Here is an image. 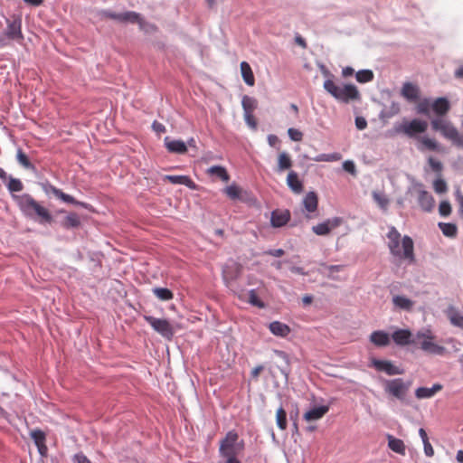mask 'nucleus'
<instances>
[{
  "mask_svg": "<svg viewBox=\"0 0 463 463\" xmlns=\"http://www.w3.org/2000/svg\"><path fill=\"white\" fill-rule=\"evenodd\" d=\"M13 198L24 216L41 224H51L53 222L51 212L31 194L13 195Z\"/></svg>",
  "mask_w": 463,
  "mask_h": 463,
  "instance_id": "1",
  "label": "nucleus"
},
{
  "mask_svg": "<svg viewBox=\"0 0 463 463\" xmlns=\"http://www.w3.org/2000/svg\"><path fill=\"white\" fill-rule=\"evenodd\" d=\"M386 236L387 245L392 256L405 260L410 264L415 262L414 243L410 236L405 235L402 238L401 233L393 226L389 228Z\"/></svg>",
  "mask_w": 463,
  "mask_h": 463,
  "instance_id": "2",
  "label": "nucleus"
},
{
  "mask_svg": "<svg viewBox=\"0 0 463 463\" xmlns=\"http://www.w3.org/2000/svg\"><path fill=\"white\" fill-rule=\"evenodd\" d=\"M323 86L332 97L344 103L358 100L361 98L358 89L353 84L339 86L333 80L328 79L325 80Z\"/></svg>",
  "mask_w": 463,
  "mask_h": 463,
  "instance_id": "3",
  "label": "nucleus"
},
{
  "mask_svg": "<svg viewBox=\"0 0 463 463\" xmlns=\"http://www.w3.org/2000/svg\"><path fill=\"white\" fill-rule=\"evenodd\" d=\"M412 344L419 345L423 352L430 354L444 355L446 354V348L436 343V335L429 329L417 332Z\"/></svg>",
  "mask_w": 463,
  "mask_h": 463,
  "instance_id": "4",
  "label": "nucleus"
},
{
  "mask_svg": "<svg viewBox=\"0 0 463 463\" xmlns=\"http://www.w3.org/2000/svg\"><path fill=\"white\" fill-rule=\"evenodd\" d=\"M238 440V434L234 430L229 431L220 442V455L222 457H237L244 448V442Z\"/></svg>",
  "mask_w": 463,
  "mask_h": 463,
  "instance_id": "5",
  "label": "nucleus"
},
{
  "mask_svg": "<svg viewBox=\"0 0 463 463\" xmlns=\"http://www.w3.org/2000/svg\"><path fill=\"white\" fill-rule=\"evenodd\" d=\"M144 319L151 327L163 337L171 340L175 335L174 326L167 319L157 318L152 316H144Z\"/></svg>",
  "mask_w": 463,
  "mask_h": 463,
  "instance_id": "6",
  "label": "nucleus"
},
{
  "mask_svg": "<svg viewBox=\"0 0 463 463\" xmlns=\"http://www.w3.org/2000/svg\"><path fill=\"white\" fill-rule=\"evenodd\" d=\"M428 128V123L421 119H412L404 122L397 128V132L403 133L409 137H413L417 134L424 133Z\"/></svg>",
  "mask_w": 463,
  "mask_h": 463,
  "instance_id": "7",
  "label": "nucleus"
},
{
  "mask_svg": "<svg viewBox=\"0 0 463 463\" xmlns=\"http://www.w3.org/2000/svg\"><path fill=\"white\" fill-rule=\"evenodd\" d=\"M409 387L410 383H405L401 378L388 380L385 383V392L399 400L404 399Z\"/></svg>",
  "mask_w": 463,
  "mask_h": 463,
  "instance_id": "8",
  "label": "nucleus"
},
{
  "mask_svg": "<svg viewBox=\"0 0 463 463\" xmlns=\"http://www.w3.org/2000/svg\"><path fill=\"white\" fill-rule=\"evenodd\" d=\"M102 15L106 18L117 20L122 23L129 22L132 24H139L140 25L143 24V19L141 18L140 14L133 11H128L119 14L110 11H103Z\"/></svg>",
  "mask_w": 463,
  "mask_h": 463,
  "instance_id": "9",
  "label": "nucleus"
},
{
  "mask_svg": "<svg viewBox=\"0 0 463 463\" xmlns=\"http://www.w3.org/2000/svg\"><path fill=\"white\" fill-rule=\"evenodd\" d=\"M7 26L5 31V36L13 41L22 43L24 35L22 33V20L20 17H15L13 20L6 21Z\"/></svg>",
  "mask_w": 463,
  "mask_h": 463,
  "instance_id": "10",
  "label": "nucleus"
},
{
  "mask_svg": "<svg viewBox=\"0 0 463 463\" xmlns=\"http://www.w3.org/2000/svg\"><path fill=\"white\" fill-rule=\"evenodd\" d=\"M343 223V219L340 217H334L331 219H327L325 222L314 225L312 227V232L319 236L328 235L332 230L339 227Z\"/></svg>",
  "mask_w": 463,
  "mask_h": 463,
  "instance_id": "11",
  "label": "nucleus"
},
{
  "mask_svg": "<svg viewBox=\"0 0 463 463\" xmlns=\"http://www.w3.org/2000/svg\"><path fill=\"white\" fill-rule=\"evenodd\" d=\"M241 273V266L237 262L227 264L222 269V279L227 286L236 280Z\"/></svg>",
  "mask_w": 463,
  "mask_h": 463,
  "instance_id": "12",
  "label": "nucleus"
},
{
  "mask_svg": "<svg viewBox=\"0 0 463 463\" xmlns=\"http://www.w3.org/2000/svg\"><path fill=\"white\" fill-rule=\"evenodd\" d=\"M372 364L377 371L384 372L388 375H396L403 373V370L395 366L394 364H392V362L387 360L373 359Z\"/></svg>",
  "mask_w": 463,
  "mask_h": 463,
  "instance_id": "13",
  "label": "nucleus"
},
{
  "mask_svg": "<svg viewBox=\"0 0 463 463\" xmlns=\"http://www.w3.org/2000/svg\"><path fill=\"white\" fill-rule=\"evenodd\" d=\"M420 89L411 82H405L401 90V95L409 102H417L420 99Z\"/></svg>",
  "mask_w": 463,
  "mask_h": 463,
  "instance_id": "14",
  "label": "nucleus"
},
{
  "mask_svg": "<svg viewBox=\"0 0 463 463\" xmlns=\"http://www.w3.org/2000/svg\"><path fill=\"white\" fill-rule=\"evenodd\" d=\"M290 220L288 210H275L271 213L270 223L274 228H279L286 225Z\"/></svg>",
  "mask_w": 463,
  "mask_h": 463,
  "instance_id": "15",
  "label": "nucleus"
},
{
  "mask_svg": "<svg viewBox=\"0 0 463 463\" xmlns=\"http://www.w3.org/2000/svg\"><path fill=\"white\" fill-rule=\"evenodd\" d=\"M0 179L5 183L8 180V183L6 185H7L9 192H11V193L21 192L24 189V184L20 179H17V178L12 177V176H8L6 172L1 167H0Z\"/></svg>",
  "mask_w": 463,
  "mask_h": 463,
  "instance_id": "16",
  "label": "nucleus"
},
{
  "mask_svg": "<svg viewBox=\"0 0 463 463\" xmlns=\"http://www.w3.org/2000/svg\"><path fill=\"white\" fill-rule=\"evenodd\" d=\"M418 202L424 212H431L434 208V199L432 195L425 190L420 189L418 191Z\"/></svg>",
  "mask_w": 463,
  "mask_h": 463,
  "instance_id": "17",
  "label": "nucleus"
},
{
  "mask_svg": "<svg viewBox=\"0 0 463 463\" xmlns=\"http://www.w3.org/2000/svg\"><path fill=\"white\" fill-rule=\"evenodd\" d=\"M47 192L52 193L55 197L61 199L64 203H72L75 205H80L84 208H87V204L85 203H81V202L75 200L74 197L63 193L61 189H59L53 185H50Z\"/></svg>",
  "mask_w": 463,
  "mask_h": 463,
  "instance_id": "18",
  "label": "nucleus"
},
{
  "mask_svg": "<svg viewBox=\"0 0 463 463\" xmlns=\"http://www.w3.org/2000/svg\"><path fill=\"white\" fill-rule=\"evenodd\" d=\"M443 389L442 384L435 383L431 388L419 387L415 390V396L417 399H429L436 395L439 392Z\"/></svg>",
  "mask_w": 463,
  "mask_h": 463,
  "instance_id": "19",
  "label": "nucleus"
},
{
  "mask_svg": "<svg viewBox=\"0 0 463 463\" xmlns=\"http://www.w3.org/2000/svg\"><path fill=\"white\" fill-rule=\"evenodd\" d=\"M329 411V407L326 405H322L319 407H315L309 411H307L304 415L303 419L306 421H315L322 419Z\"/></svg>",
  "mask_w": 463,
  "mask_h": 463,
  "instance_id": "20",
  "label": "nucleus"
},
{
  "mask_svg": "<svg viewBox=\"0 0 463 463\" xmlns=\"http://www.w3.org/2000/svg\"><path fill=\"white\" fill-rule=\"evenodd\" d=\"M392 338L394 343L398 345H407L409 344H412L411 333L408 329H398L393 332L392 335Z\"/></svg>",
  "mask_w": 463,
  "mask_h": 463,
  "instance_id": "21",
  "label": "nucleus"
},
{
  "mask_svg": "<svg viewBox=\"0 0 463 463\" xmlns=\"http://www.w3.org/2000/svg\"><path fill=\"white\" fill-rule=\"evenodd\" d=\"M165 145L171 153L185 154L187 152V146L182 140H172L167 137L165 138Z\"/></svg>",
  "mask_w": 463,
  "mask_h": 463,
  "instance_id": "22",
  "label": "nucleus"
},
{
  "mask_svg": "<svg viewBox=\"0 0 463 463\" xmlns=\"http://www.w3.org/2000/svg\"><path fill=\"white\" fill-rule=\"evenodd\" d=\"M418 140L420 142V146H418V148L421 151H423V150L437 151V152L443 151L441 146H439V143L433 138H430L428 137H420L418 138Z\"/></svg>",
  "mask_w": 463,
  "mask_h": 463,
  "instance_id": "23",
  "label": "nucleus"
},
{
  "mask_svg": "<svg viewBox=\"0 0 463 463\" xmlns=\"http://www.w3.org/2000/svg\"><path fill=\"white\" fill-rule=\"evenodd\" d=\"M370 341L376 346H387L390 344V335L382 330L373 331L370 335Z\"/></svg>",
  "mask_w": 463,
  "mask_h": 463,
  "instance_id": "24",
  "label": "nucleus"
},
{
  "mask_svg": "<svg viewBox=\"0 0 463 463\" xmlns=\"http://www.w3.org/2000/svg\"><path fill=\"white\" fill-rule=\"evenodd\" d=\"M164 180H167L173 184H184L191 189H195L196 184L187 175H165Z\"/></svg>",
  "mask_w": 463,
  "mask_h": 463,
  "instance_id": "25",
  "label": "nucleus"
},
{
  "mask_svg": "<svg viewBox=\"0 0 463 463\" xmlns=\"http://www.w3.org/2000/svg\"><path fill=\"white\" fill-rule=\"evenodd\" d=\"M432 109L438 116L446 115L450 109V104L446 98H438L432 103Z\"/></svg>",
  "mask_w": 463,
  "mask_h": 463,
  "instance_id": "26",
  "label": "nucleus"
},
{
  "mask_svg": "<svg viewBox=\"0 0 463 463\" xmlns=\"http://www.w3.org/2000/svg\"><path fill=\"white\" fill-rule=\"evenodd\" d=\"M270 332L277 336L286 337L290 333V327L279 321L271 322L269 326Z\"/></svg>",
  "mask_w": 463,
  "mask_h": 463,
  "instance_id": "27",
  "label": "nucleus"
},
{
  "mask_svg": "<svg viewBox=\"0 0 463 463\" xmlns=\"http://www.w3.org/2000/svg\"><path fill=\"white\" fill-rule=\"evenodd\" d=\"M287 184L288 187L296 194H300L303 191V184L299 180L296 172L290 171L287 176Z\"/></svg>",
  "mask_w": 463,
  "mask_h": 463,
  "instance_id": "28",
  "label": "nucleus"
},
{
  "mask_svg": "<svg viewBox=\"0 0 463 463\" xmlns=\"http://www.w3.org/2000/svg\"><path fill=\"white\" fill-rule=\"evenodd\" d=\"M206 173L208 175L215 176L224 183L230 180V175L226 168L221 165H213L206 170Z\"/></svg>",
  "mask_w": 463,
  "mask_h": 463,
  "instance_id": "29",
  "label": "nucleus"
},
{
  "mask_svg": "<svg viewBox=\"0 0 463 463\" xmlns=\"http://www.w3.org/2000/svg\"><path fill=\"white\" fill-rule=\"evenodd\" d=\"M303 204L308 213L316 212L318 204V198L317 194L315 192L307 193L303 199Z\"/></svg>",
  "mask_w": 463,
  "mask_h": 463,
  "instance_id": "30",
  "label": "nucleus"
},
{
  "mask_svg": "<svg viewBox=\"0 0 463 463\" xmlns=\"http://www.w3.org/2000/svg\"><path fill=\"white\" fill-rule=\"evenodd\" d=\"M241 72L242 79L247 85L253 86L255 84V78L251 67L247 61L241 62Z\"/></svg>",
  "mask_w": 463,
  "mask_h": 463,
  "instance_id": "31",
  "label": "nucleus"
},
{
  "mask_svg": "<svg viewBox=\"0 0 463 463\" xmlns=\"http://www.w3.org/2000/svg\"><path fill=\"white\" fill-rule=\"evenodd\" d=\"M388 446L392 451H394L398 454H401V455L405 454V450H406L405 445H404L403 441L400 439H396L392 436H389L388 437Z\"/></svg>",
  "mask_w": 463,
  "mask_h": 463,
  "instance_id": "32",
  "label": "nucleus"
},
{
  "mask_svg": "<svg viewBox=\"0 0 463 463\" xmlns=\"http://www.w3.org/2000/svg\"><path fill=\"white\" fill-rule=\"evenodd\" d=\"M392 302L395 307L403 310H411L413 306V302L406 297L395 296L392 298Z\"/></svg>",
  "mask_w": 463,
  "mask_h": 463,
  "instance_id": "33",
  "label": "nucleus"
},
{
  "mask_svg": "<svg viewBox=\"0 0 463 463\" xmlns=\"http://www.w3.org/2000/svg\"><path fill=\"white\" fill-rule=\"evenodd\" d=\"M62 226L66 229L77 228L80 225V220L77 213H69L62 221Z\"/></svg>",
  "mask_w": 463,
  "mask_h": 463,
  "instance_id": "34",
  "label": "nucleus"
},
{
  "mask_svg": "<svg viewBox=\"0 0 463 463\" xmlns=\"http://www.w3.org/2000/svg\"><path fill=\"white\" fill-rule=\"evenodd\" d=\"M292 166V161L288 154L282 152L278 157V170L284 171L289 169Z\"/></svg>",
  "mask_w": 463,
  "mask_h": 463,
  "instance_id": "35",
  "label": "nucleus"
},
{
  "mask_svg": "<svg viewBox=\"0 0 463 463\" xmlns=\"http://www.w3.org/2000/svg\"><path fill=\"white\" fill-rule=\"evenodd\" d=\"M257 104L258 102L254 98L247 95L243 96L241 105L244 113H253L257 108Z\"/></svg>",
  "mask_w": 463,
  "mask_h": 463,
  "instance_id": "36",
  "label": "nucleus"
},
{
  "mask_svg": "<svg viewBox=\"0 0 463 463\" xmlns=\"http://www.w3.org/2000/svg\"><path fill=\"white\" fill-rule=\"evenodd\" d=\"M152 291L154 295L162 301H168L174 298L173 292L166 288H154Z\"/></svg>",
  "mask_w": 463,
  "mask_h": 463,
  "instance_id": "37",
  "label": "nucleus"
},
{
  "mask_svg": "<svg viewBox=\"0 0 463 463\" xmlns=\"http://www.w3.org/2000/svg\"><path fill=\"white\" fill-rule=\"evenodd\" d=\"M448 317L453 326L463 329V316H461L455 308L449 309Z\"/></svg>",
  "mask_w": 463,
  "mask_h": 463,
  "instance_id": "38",
  "label": "nucleus"
},
{
  "mask_svg": "<svg viewBox=\"0 0 463 463\" xmlns=\"http://www.w3.org/2000/svg\"><path fill=\"white\" fill-rule=\"evenodd\" d=\"M372 195L374 202L378 204V206L382 210L386 211L390 203L389 198L384 194L375 191L373 192Z\"/></svg>",
  "mask_w": 463,
  "mask_h": 463,
  "instance_id": "39",
  "label": "nucleus"
},
{
  "mask_svg": "<svg viewBox=\"0 0 463 463\" xmlns=\"http://www.w3.org/2000/svg\"><path fill=\"white\" fill-rule=\"evenodd\" d=\"M439 227L442 233L447 237H455L457 235V226L453 223L439 222Z\"/></svg>",
  "mask_w": 463,
  "mask_h": 463,
  "instance_id": "40",
  "label": "nucleus"
},
{
  "mask_svg": "<svg viewBox=\"0 0 463 463\" xmlns=\"http://www.w3.org/2000/svg\"><path fill=\"white\" fill-rule=\"evenodd\" d=\"M30 436L36 446L43 447V444L46 441V434L39 429L33 430Z\"/></svg>",
  "mask_w": 463,
  "mask_h": 463,
  "instance_id": "41",
  "label": "nucleus"
},
{
  "mask_svg": "<svg viewBox=\"0 0 463 463\" xmlns=\"http://www.w3.org/2000/svg\"><path fill=\"white\" fill-rule=\"evenodd\" d=\"M276 421L280 430H284L287 429V412L282 407L277 410Z\"/></svg>",
  "mask_w": 463,
  "mask_h": 463,
  "instance_id": "42",
  "label": "nucleus"
},
{
  "mask_svg": "<svg viewBox=\"0 0 463 463\" xmlns=\"http://www.w3.org/2000/svg\"><path fill=\"white\" fill-rule=\"evenodd\" d=\"M355 78L358 82L366 83L373 80V72L371 70H361L356 72Z\"/></svg>",
  "mask_w": 463,
  "mask_h": 463,
  "instance_id": "43",
  "label": "nucleus"
},
{
  "mask_svg": "<svg viewBox=\"0 0 463 463\" xmlns=\"http://www.w3.org/2000/svg\"><path fill=\"white\" fill-rule=\"evenodd\" d=\"M458 129L453 127L449 122L446 125L445 128H443V130L441 131V134L446 138L453 141L454 139L458 138Z\"/></svg>",
  "mask_w": 463,
  "mask_h": 463,
  "instance_id": "44",
  "label": "nucleus"
},
{
  "mask_svg": "<svg viewBox=\"0 0 463 463\" xmlns=\"http://www.w3.org/2000/svg\"><path fill=\"white\" fill-rule=\"evenodd\" d=\"M225 194L232 200L240 198L241 189L236 184H231L224 189Z\"/></svg>",
  "mask_w": 463,
  "mask_h": 463,
  "instance_id": "45",
  "label": "nucleus"
},
{
  "mask_svg": "<svg viewBox=\"0 0 463 463\" xmlns=\"http://www.w3.org/2000/svg\"><path fill=\"white\" fill-rule=\"evenodd\" d=\"M16 159H17L18 163L21 165H23L24 168H26V169L33 168V164L30 162L28 156L22 149L17 150Z\"/></svg>",
  "mask_w": 463,
  "mask_h": 463,
  "instance_id": "46",
  "label": "nucleus"
},
{
  "mask_svg": "<svg viewBox=\"0 0 463 463\" xmlns=\"http://www.w3.org/2000/svg\"><path fill=\"white\" fill-rule=\"evenodd\" d=\"M249 303L251 304L254 307L263 308L265 307L264 302L258 297L256 291L254 289H251L249 292Z\"/></svg>",
  "mask_w": 463,
  "mask_h": 463,
  "instance_id": "47",
  "label": "nucleus"
},
{
  "mask_svg": "<svg viewBox=\"0 0 463 463\" xmlns=\"http://www.w3.org/2000/svg\"><path fill=\"white\" fill-rule=\"evenodd\" d=\"M341 156L338 153H333V154H322L317 156L315 160L317 162H331V161H338L340 160Z\"/></svg>",
  "mask_w": 463,
  "mask_h": 463,
  "instance_id": "48",
  "label": "nucleus"
},
{
  "mask_svg": "<svg viewBox=\"0 0 463 463\" xmlns=\"http://www.w3.org/2000/svg\"><path fill=\"white\" fill-rule=\"evenodd\" d=\"M433 188L437 194H444L448 190L447 184L443 179L435 180L433 183Z\"/></svg>",
  "mask_w": 463,
  "mask_h": 463,
  "instance_id": "49",
  "label": "nucleus"
},
{
  "mask_svg": "<svg viewBox=\"0 0 463 463\" xmlns=\"http://www.w3.org/2000/svg\"><path fill=\"white\" fill-rule=\"evenodd\" d=\"M439 212L442 216H448L451 213L450 203L447 201H443L439 203Z\"/></svg>",
  "mask_w": 463,
  "mask_h": 463,
  "instance_id": "50",
  "label": "nucleus"
},
{
  "mask_svg": "<svg viewBox=\"0 0 463 463\" xmlns=\"http://www.w3.org/2000/svg\"><path fill=\"white\" fill-rule=\"evenodd\" d=\"M288 137L293 141H301L303 138V134L298 129L290 128L288 130Z\"/></svg>",
  "mask_w": 463,
  "mask_h": 463,
  "instance_id": "51",
  "label": "nucleus"
},
{
  "mask_svg": "<svg viewBox=\"0 0 463 463\" xmlns=\"http://www.w3.org/2000/svg\"><path fill=\"white\" fill-rule=\"evenodd\" d=\"M448 123V121L441 118H436L431 121V127L434 130L439 131L441 133L443 128H445Z\"/></svg>",
  "mask_w": 463,
  "mask_h": 463,
  "instance_id": "52",
  "label": "nucleus"
},
{
  "mask_svg": "<svg viewBox=\"0 0 463 463\" xmlns=\"http://www.w3.org/2000/svg\"><path fill=\"white\" fill-rule=\"evenodd\" d=\"M429 165L431 167V169L436 173H440L442 170V164L434 159L432 156L429 157L428 159Z\"/></svg>",
  "mask_w": 463,
  "mask_h": 463,
  "instance_id": "53",
  "label": "nucleus"
},
{
  "mask_svg": "<svg viewBox=\"0 0 463 463\" xmlns=\"http://www.w3.org/2000/svg\"><path fill=\"white\" fill-rule=\"evenodd\" d=\"M244 119L248 126L252 129H255L257 128V120L253 113H244Z\"/></svg>",
  "mask_w": 463,
  "mask_h": 463,
  "instance_id": "54",
  "label": "nucleus"
},
{
  "mask_svg": "<svg viewBox=\"0 0 463 463\" xmlns=\"http://www.w3.org/2000/svg\"><path fill=\"white\" fill-rule=\"evenodd\" d=\"M73 463H91V461L82 452L75 454L72 458Z\"/></svg>",
  "mask_w": 463,
  "mask_h": 463,
  "instance_id": "55",
  "label": "nucleus"
},
{
  "mask_svg": "<svg viewBox=\"0 0 463 463\" xmlns=\"http://www.w3.org/2000/svg\"><path fill=\"white\" fill-rule=\"evenodd\" d=\"M343 168L345 171L350 173L351 175L356 174L355 165L353 161L347 160L343 163Z\"/></svg>",
  "mask_w": 463,
  "mask_h": 463,
  "instance_id": "56",
  "label": "nucleus"
},
{
  "mask_svg": "<svg viewBox=\"0 0 463 463\" xmlns=\"http://www.w3.org/2000/svg\"><path fill=\"white\" fill-rule=\"evenodd\" d=\"M264 370V366L263 365H257L256 367H254L251 372H250V375H251V378L254 379V380H258L260 373Z\"/></svg>",
  "mask_w": 463,
  "mask_h": 463,
  "instance_id": "57",
  "label": "nucleus"
},
{
  "mask_svg": "<svg viewBox=\"0 0 463 463\" xmlns=\"http://www.w3.org/2000/svg\"><path fill=\"white\" fill-rule=\"evenodd\" d=\"M152 128L156 133H164V132H165V127L162 123H160V122H158L156 120H155L153 122Z\"/></svg>",
  "mask_w": 463,
  "mask_h": 463,
  "instance_id": "58",
  "label": "nucleus"
},
{
  "mask_svg": "<svg viewBox=\"0 0 463 463\" xmlns=\"http://www.w3.org/2000/svg\"><path fill=\"white\" fill-rule=\"evenodd\" d=\"M424 453L427 457H432L434 455V449L430 441L423 442Z\"/></svg>",
  "mask_w": 463,
  "mask_h": 463,
  "instance_id": "59",
  "label": "nucleus"
},
{
  "mask_svg": "<svg viewBox=\"0 0 463 463\" xmlns=\"http://www.w3.org/2000/svg\"><path fill=\"white\" fill-rule=\"evenodd\" d=\"M355 126L358 129L362 130L364 129L367 127L366 120L362 117H357L355 118Z\"/></svg>",
  "mask_w": 463,
  "mask_h": 463,
  "instance_id": "60",
  "label": "nucleus"
},
{
  "mask_svg": "<svg viewBox=\"0 0 463 463\" xmlns=\"http://www.w3.org/2000/svg\"><path fill=\"white\" fill-rule=\"evenodd\" d=\"M295 42L298 45L301 46L304 49H306L307 47L306 40L300 35H297L295 37Z\"/></svg>",
  "mask_w": 463,
  "mask_h": 463,
  "instance_id": "61",
  "label": "nucleus"
},
{
  "mask_svg": "<svg viewBox=\"0 0 463 463\" xmlns=\"http://www.w3.org/2000/svg\"><path fill=\"white\" fill-rule=\"evenodd\" d=\"M284 250L282 249L270 250L267 251V254L274 256V257H281L284 255Z\"/></svg>",
  "mask_w": 463,
  "mask_h": 463,
  "instance_id": "62",
  "label": "nucleus"
},
{
  "mask_svg": "<svg viewBox=\"0 0 463 463\" xmlns=\"http://www.w3.org/2000/svg\"><path fill=\"white\" fill-rule=\"evenodd\" d=\"M418 112L421 113V114H428L429 110H428V102L427 101L421 102L418 106Z\"/></svg>",
  "mask_w": 463,
  "mask_h": 463,
  "instance_id": "63",
  "label": "nucleus"
},
{
  "mask_svg": "<svg viewBox=\"0 0 463 463\" xmlns=\"http://www.w3.org/2000/svg\"><path fill=\"white\" fill-rule=\"evenodd\" d=\"M279 137L275 135L268 136V142L270 146H275L279 143Z\"/></svg>",
  "mask_w": 463,
  "mask_h": 463,
  "instance_id": "64",
  "label": "nucleus"
}]
</instances>
